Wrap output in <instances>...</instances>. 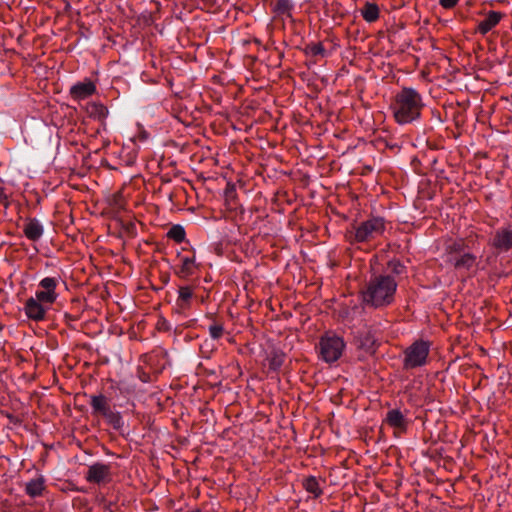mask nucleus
<instances>
[{"label": "nucleus", "mask_w": 512, "mask_h": 512, "mask_svg": "<svg viewBox=\"0 0 512 512\" xmlns=\"http://www.w3.org/2000/svg\"><path fill=\"white\" fill-rule=\"evenodd\" d=\"M501 18V13L490 11L486 17L478 23V31L485 35L500 22Z\"/></svg>", "instance_id": "nucleus-12"}, {"label": "nucleus", "mask_w": 512, "mask_h": 512, "mask_svg": "<svg viewBox=\"0 0 512 512\" xmlns=\"http://www.w3.org/2000/svg\"><path fill=\"white\" fill-rule=\"evenodd\" d=\"M88 112L95 117H101L104 115L105 109L102 105L93 103L90 105Z\"/></svg>", "instance_id": "nucleus-28"}, {"label": "nucleus", "mask_w": 512, "mask_h": 512, "mask_svg": "<svg viewBox=\"0 0 512 512\" xmlns=\"http://www.w3.org/2000/svg\"><path fill=\"white\" fill-rule=\"evenodd\" d=\"M464 241L463 240H455L453 242H451L450 244L447 245L446 247V257H447V262H450V258L455 255H460L462 254L463 252H465V249H464Z\"/></svg>", "instance_id": "nucleus-20"}, {"label": "nucleus", "mask_w": 512, "mask_h": 512, "mask_svg": "<svg viewBox=\"0 0 512 512\" xmlns=\"http://www.w3.org/2000/svg\"><path fill=\"white\" fill-rule=\"evenodd\" d=\"M167 236L170 239L175 240L176 242H182L185 238V231L182 226L175 225L167 233Z\"/></svg>", "instance_id": "nucleus-22"}, {"label": "nucleus", "mask_w": 512, "mask_h": 512, "mask_svg": "<svg viewBox=\"0 0 512 512\" xmlns=\"http://www.w3.org/2000/svg\"><path fill=\"white\" fill-rule=\"evenodd\" d=\"M59 284L58 277H45L40 280L38 284V290L35 292V300L41 301L48 305L52 306L53 303L56 302L58 298V293L56 292V288Z\"/></svg>", "instance_id": "nucleus-6"}, {"label": "nucleus", "mask_w": 512, "mask_h": 512, "mask_svg": "<svg viewBox=\"0 0 512 512\" xmlns=\"http://www.w3.org/2000/svg\"><path fill=\"white\" fill-rule=\"evenodd\" d=\"M307 50H308V53H310L313 56H325L326 55L324 46L319 42L310 44L307 47Z\"/></svg>", "instance_id": "nucleus-24"}, {"label": "nucleus", "mask_w": 512, "mask_h": 512, "mask_svg": "<svg viewBox=\"0 0 512 512\" xmlns=\"http://www.w3.org/2000/svg\"><path fill=\"white\" fill-rule=\"evenodd\" d=\"M451 265L454 266L455 269L457 270H465V271H470L472 270L475 266H476V263H477V258L474 254L472 253H469V252H463L462 254L460 255H455L450 258V262H449Z\"/></svg>", "instance_id": "nucleus-10"}, {"label": "nucleus", "mask_w": 512, "mask_h": 512, "mask_svg": "<svg viewBox=\"0 0 512 512\" xmlns=\"http://www.w3.org/2000/svg\"><path fill=\"white\" fill-rule=\"evenodd\" d=\"M492 245L500 251H508L512 248V230L509 228H502L495 232Z\"/></svg>", "instance_id": "nucleus-11"}, {"label": "nucleus", "mask_w": 512, "mask_h": 512, "mask_svg": "<svg viewBox=\"0 0 512 512\" xmlns=\"http://www.w3.org/2000/svg\"><path fill=\"white\" fill-rule=\"evenodd\" d=\"M319 346L322 359L327 363H333L341 357L345 342L335 334H326L321 338Z\"/></svg>", "instance_id": "nucleus-3"}, {"label": "nucleus", "mask_w": 512, "mask_h": 512, "mask_svg": "<svg viewBox=\"0 0 512 512\" xmlns=\"http://www.w3.org/2000/svg\"><path fill=\"white\" fill-rule=\"evenodd\" d=\"M429 344L416 341L406 349L404 365L406 368H416L426 363L429 354Z\"/></svg>", "instance_id": "nucleus-5"}, {"label": "nucleus", "mask_w": 512, "mask_h": 512, "mask_svg": "<svg viewBox=\"0 0 512 512\" xmlns=\"http://www.w3.org/2000/svg\"><path fill=\"white\" fill-rule=\"evenodd\" d=\"M50 309L48 305L41 301L35 300L34 297H30L26 300L24 305L25 315L34 321H41L45 318L46 312Z\"/></svg>", "instance_id": "nucleus-7"}, {"label": "nucleus", "mask_w": 512, "mask_h": 512, "mask_svg": "<svg viewBox=\"0 0 512 512\" xmlns=\"http://www.w3.org/2000/svg\"><path fill=\"white\" fill-rule=\"evenodd\" d=\"M96 92V85L91 80H84L71 86L70 95L72 99L81 101L89 98Z\"/></svg>", "instance_id": "nucleus-8"}, {"label": "nucleus", "mask_w": 512, "mask_h": 512, "mask_svg": "<svg viewBox=\"0 0 512 512\" xmlns=\"http://www.w3.org/2000/svg\"><path fill=\"white\" fill-rule=\"evenodd\" d=\"M110 467L106 464L96 463L88 468L86 479L91 483H102L109 479Z\"/></svg>", "instance_id": "nucleus-9"}, {"label": "nucleus", "mask_w": 512, "mask_h": 512, "mask_svg": "<svg viewBox=\"0 0 512 512\" xmlns=\"http://www.w3.org/2000/svg\"><path fill=\"white\" fill-rule=\"evenodd\" d=\"M423 107L422 97L413 88H403L397 95L394 104V117L397 123L408 124L420 116Z\"/></svg>", "instance_id": "nucleus-2"}, {"label": "nucleus", "mask_w": 512, "mask_h": 512, "mask_svg": "<svg viewBox=\"0 0 512 512\" xmlns=\"http://www.w3.org/2000/svg\"><path fill=\"white\" fill-rule=\"evenodd\" d=\"M388 268L394 274L400 275L404 272V265H402L398 260H391L388 263Z\"/></svg>", "instance_id": "nucleus-27"}, {"label": "nucleus", "mask_w": 512, "mask_h": 512, "mask_svg": "<svg viewBox=\"0 0 512 512\" xmlns=\"http://www.w3.org/2000/svg\"><path fill=\"white\" fill-rule=\"evenodd\" d=\"M291 9L290 0H277L275 5V11L279 14H286Z\"/></svg>", "instance_id": "nucleus-25"}, {"label": "nucleus", "mask_w": 512, "mask_h": 512, "mask_svg": "<svg viewBox=\"0 0 512 512\" xmlns=\"http://www.w3.org/2000/svg\"><path fill=\"white\" fill-rule=\"evenodd\" d=\"M193 296V291L190 287H181L179 289V301H180V306L181 307H184L189 301L190 299L192 298Z\"/></svg>", "instance_id": "nucleus-23"}, {"label": "nucleus", "mask_w": 512, "mask_h": 512, "mask_svg": "<svg viewBox=\"0 0 512 512\" xmlns=\"http://www.w3.org/2000/svg\"><path fill=\"white\" fill-rule=\"evenodd\" d=\"M224 328L221 324L214 323L209 326V334L212 339H219L223 334Z\"/></svg>", "instance_id": "nucleus-26"}, {"label": "nucleus", "mask_w": 512, "mask_h": 512, "mask_svg": "<svg viewBox=\"0 0 512 512\" xmlns=\"http://www.w3.org/2000/svg\"><path fill=\"white\" fill-rule=\"evenodd\" d=\"M361 15L367 22H374L379 17L378 6L374 3H366L361 10Z\"/></svg>", "instance_id": "nucleus-18"}, {"label": "nucleus", "mask_w": 512, "mask_h": 512, "mask_svg": "<svg viewBox=\"0 0 512 512\" xmlns=\"http://www.w3.org/2000/svg\"><path fill=\"white\" fill-rule=\"evenodd\" d=\"M282 364V356L281 355H278L276 354L270 361V366L271 368L273 369H277L281 366Z\"/></svg>", "instance_id": "nucleus-29"}, {"label": "nucleus", "mask_w": 512, "mask_h": 512, "mask_svg": "<svg viewBox=\"0 0 512 512\" xmlns=\"http://www.w3.org/2000/svg\"><path fill=\"white\" fill-rule=\"evenodd\" d=\"M102 416L105 417L106 420L115 428H119L122 424L120 414L118 412L113 411L111 407Z\"/></svg>", "instance_id": "nucleus-21"}, {"label": "nucleus", "mask_w": 512, "mask_h": 512, "mask_svg": "<svg viewBox=\"0 0 512 512\" xmlns=\"http://www.w3.org/2000/svg\"><path fill=\"white\" fill-rule=\"evenodd\" d=\"M458 0H439V3L444 8H452L457 4Z\"/></svg>", "instance_id": "nucleus-30"}, {"label": "nucleus", "mask_w": 512, "mask_h": 512, "mask_svg": "<svg viewBox=\"0 0 512 512\" xmlns=\"http://www.w3.org/2000/svg\"><path fill=\"white\" fill-rule=\"evenodd\" d=\"M385 230V222L381 217H373L361 223L355 232L358 242H365L382 235Z\"/></svg>", "instance_id": "nucleus-4"}, {"label": "nucleus", "mask_w": 512, "mask_h": 512, "mask_svg": "<svg viewBox=\"0 0 512 512\" xmlns=\"http://www.w3.org/2000/svg\"><path fill=\"white\" fill-rule=\"evenodd\" d=\"M303 486L305 490L315 498L319 497L322 493L320 484L315 477H308L304 479Z\"/></svg>", "instance_id": "nucleus-19"}, {"label": "nucleus", "mask_w": 512, "mask_h": 512, "mask_svg": "<svg viewBox=\"0 0 512 512\" xmlns=\"http://www.w3.org/2000/svg\"><path fill=\"white\" fill-rule=\"evenodd\" d=\"M90 404L93 412L100 415H103L110 408L107 398L102 394L91 396Z\"/></svg>", "instance_id": "nucleus-16"}, {"label": "nucleus", "mask_w": 512, "mask_h": 512, "mask_svg": "<svg viewBox=\"0 0 512 512\" xmlns=\"http://www.w3.org/2000/svg\"><path fill=\"white\" fill-rule=\"evenodd\" d=\"M44 489V481L42 478L32 479L26 484V493L31 497L41 495Z\"/></svg>", "instance_id": "nucleus-17"}, {"label": "nucleus", "mask_w": 512, "mask_h": 512, "mask_svg": "<svg viewBox=\"0 0 512 512\" xmlns=\"http://www.w3.org/2000/svg\"><path fill=\"white\" fill-rule=\"evenodd\" d=\"M43 231V225L36 219L29 220L27 223H25L24 234L28 239L32 241L40 239L43 235Z\"/></svg>", "instance_id": "nucleus-13"}, {"label": "nucleus", "mask_w": 512, "mask_h": 512, "mask_svg": "<svg viewBox=\"0 0 512 512\" xmlns=\"http://www.w3.org/2000/svg\"><path fill=\"white\" fill-rule=\"evenodd\" d=\"M397 287L393 276L375 275L362 292L363 302L375 308L387 306L393 302Z\"/></svg>", "instance_id": "nucleus-1"}, {"label": "nucleus", "mask_w": 512, "mask_h": 512, "mask_svg": "<svg viewBox=\"0 0 512 512\" xmlns=\"http://www.w3.org/2000/svg\"><path fill=\"white\" fill-rule=\"evenodd\" d=\"M386 421L391 427L397 429H404L407 425L405 415L398 409L389 410L386 415Z\"/></svg>", "instance_id": "nucleus-14"}, {"label": "nucleus", "mask_w": 512, "mask_h": 512, "mask_svg": "<svg viewBox=\"0 0 512 512\" xmlns=\"http://www.w3.org/2000/svg\"><path fill=\"white\" fill-rule=\"evenodd\" d=\"M180 267L178 269V275L180 277H188L194 274L197 264L195 257L183 256L180 258Z\"/></svg>", "instance_id": "nucleus-15"}]
</instances>
